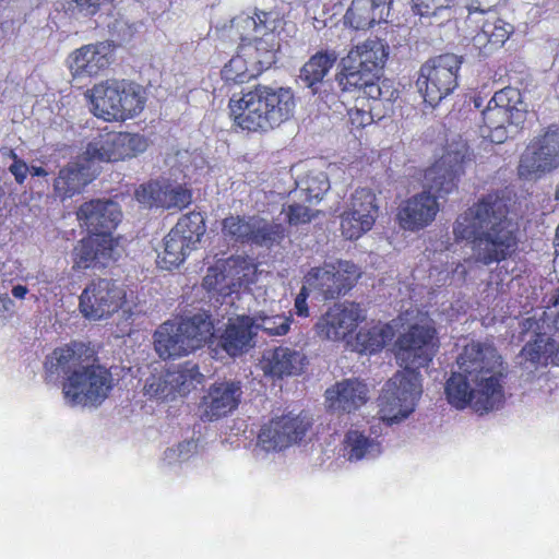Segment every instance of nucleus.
I'll use <instances>...</instances> for the list:
<instances>
[{
	"instance_id": "774afa93",
	"label": "nucleus",
	"mask_w": 559,
	"mask_h": 559,
	"mask_svg": "<svg viewBox=\"0 0 559 559\" xmlns=\"http://www.w3.org/2000/svg\"><path fill=\"white\" fill-rule=\"evenodd\" d=\"M554 305H555V306H559V288L557 289V295H556V298H555Z\"/></svg>"
},
{
	"instance_id": "393cba45",
	"label": "nucleus",
	"mask_w": 559,
	"mask_h": 559,
	"mask_svg": "<svg viewBox=\"0 0 559 559\" xmlns=\"http://www.w3.org/2000/svg\"><path fill=\"white\" fill-rule=\"evenodd\" d=\"M81 226L93 235H109L118 226L122 218V212L118 203L111 200H91L83 203L78 212Z\"/></svg>"
},
{
	"instance_id": "f03ea898",
	"label": "nucleus",
	"mask_w": 559,
	"mask_h": 559,
	"mask_svg": "<svg viewBox=\"0 0 559 559\" xmlns=\"http://www.w3.org/2000/svg\"><path fill=\"white\" fill-rule=\"evenodd\" d=\"M510 199L501 190L483 194L457 215L452 226L456 242L471 243L476 261L491 265L508 260L519 247Z\"/></svg>"
},
{
	"instance_id": "cd10ccee",
	"label": "nucleus",
	"mask_w": 559,
	"mask_h": 559,
	"mask_svg": "<svg viewBox=\"0 0 559 559\" xmlns=\"http://www.w3.org/2000/svg\"><path fill=\"white\" fill-rule=\"evenodd\" d=\"M289 231L284 224L274 219L250 217L247 221V243L271 251L283 247Z\"/></svg>"
},
{
	"instance_id": "5fc2aeb1",
	"label": "nucleus",
	"mask_w": 559,
	"mask_h": 559,
	"mask_svg": "<svg viewBox=\"0 0 559 559\" xmlns=\"http://www.w3.org/2000/svg\"><path fill=\"white\" fill-rule=\"evenodd\" d=\"M243 60L237 56L233 58L222 70V75L226 82L241 84L243 82V73L241 71Z\"/></svg>"
},
{
	"instance_id": "4c0bfd02",
	"label": "nucleus",
	"mask_w": 559,
	"mask_h": 559,
	"mask_svg": "<svg viewBox=\"0 0 559 559\" xmlns=\"http://www.w3.org/2000/svg\"><path fill=\"white\" fill-rule=\"evenodd\" d=\"M166 374L176 395H186L195 386V383L201 382L202 378L198 366L191 362H186L177 369L168 370Z\"/></svg>"
},
{
	"instance_id": "de8ad7c7",
	"label": "nucleus",
	"mask_w": 559,
	"mask_h": 559,
	"mask_svg": "<svg viewBox=\"0 0 559 559\" xmlns=\"http://www.w3.org/2000/svg\"><path fill=\"white\" fill-rule=\"evenodd\" d=\"M144 394L157 400H173L176 396L166 373L148 377L144 384Z\"/></svg>"
},
{
	"instance_id": "680f3d73",
	"label": "nucleus",
	"mask_w": 559,
	"mask_h": 559,
	"mask_svg": "<svg viewBox=\"0 0 559 559\" xmlns=\"http://www.w3.org/2000/svg\"><path fill=\"white\" fill-rule=\"evenodd\" d=\"M28 173H31L32 176H46L47 171L43 167H36L33 166L29 168Z\"/></svg>"
},
{
	"instance_id": "9d476101",
	"label": "nucleus",
	"mask_w": 559,
	"mask_h": 559,
	"mask_svg": "<svg viewBox=\"0 0 559 559\" xmlns=\"http://www.w3.org/2000/svg\"><path fill=\"white\" fill-rule=\"evenodd\" d=\"M462 58L442 53L425 61L419 69L417 86L426 103L437 106L459 86Z\"/></svg>"
},
{
	"instance_id": "2eb2a0df",
	"label": "nucleus",
	"mask_w": 559,
	"mask_h": 559,
	"mask_svg": "<svg viewBox=\"0 0 559 559\" xmlns=\"http://www.w3.org/2000/svg\"><path fill=\"white\" fill-rule=\"evenodd\" d=\"M148 147L145 135L131 132H108L88 142L84 155L91 162L115 163L136 157Z\"/></svg>"
},
{
	"instance_id": "e433bc0d",
	"label": "nucleus",
	"mask_w": 559,
	"mask_h": 559,
	"mask_svg": "<svg viewBox=\"0 0 559 559\" xmlns=\"http://www.w3.org/2000/svg\"><path fill=\"white\" fill-rule=\"evenodd\" d=\"M345 209L356 215L368 217L376 223L379 216V205L374 191L371 188L359 187L354 190L346 202Z\"/></svg>"
},
{
	"instance_id": "0eeeda50",
	"label": "nucleus",
	"mask_w": 559,
	"mask_h": 559,
	"mask_svg": "<svg viewBox=\"0 0 559 559\" xmlns=\"http://www.w3.org/2000/svg\"><path fill=\"white\" fill-rule=\"evenodd\" d=\"M92 112L105 121H124L139 115L145 105L144 91L127 81H106L90 91Z\"/></svg>"
},
{
	"instance_id": "0e129e2a",
	"label": "nucleus",
	"mask_w": 559,
	"mask_h": 559,
	"mask_svg": "<svg viewBox=\"0 0 559 559\" xmlns=\"http://www.w3.org/2000/svg\"><path fill=\"white\" fill-rule=\"evenodd\" d=\"M195 162L197 159L200 162V163H195V168H199L203 165V159L200 157V156H194L193 158Z\"/></svg>"
},
{
	"instance_id": "37998d69",
	"label": "nucleus",
	"mask_w": 559,
	"mask_h": 559,
	"mask_svg": "<svg viewBox=\"0 0 559 559\" xmlns=\"http://www.w3.org/2000/svg\"><path fill=\"white\" fill-rule=\"evenodd\" d=\"M330 189V181L325 174L307 175L300 183V192L308 203L319 202Z\"/></svg>"
},
{
	"instance_id": "09e8293b",
	"label": "nucleus",
	"mask_w": 559,
	"mask_h": 559,
	"mask_svg": "<svg viewBox=\"0 0 559 559\" xmlns=\"http://www.w3.org/2000/svg\"><path fill=\"white\" fill-rule=\"evenodd\" d=\"M282 213L285 214L286 222L290 226H299L310 223L318 216V211H312L309 206L293 202L284 205Z\"/></svg>"
},
{
	"instance_id": "5701e85b",
	"label": "nucleus",
	"mask_w": 559,
	"mask_h": 559,
	"mask_svg": "<svg viewBox=\"0 0 559 559\" xmlns=\"http://www.w3.org/2000/svg\"><path fill=\"white\" fill-rule=\"evenodd\" d=\"M119 255L118 243L109 235H92L73 249V267H105Z\"/></svg>"
},
{
	"instance_id": "4be33fe9",
	"label": "nucleus",
	"mask_w": 559,
	"mask_h": 559,
	"mask_svg": "<svg viewBox=\"0 0 559 559\" xmlns=\"http://www.w3.org/2000/svg\"><path fill=\"white\" fill-rule=\"evenodd\" d=\"M466 374L452 372L445 383V394L448 402L457 409H464L471 406L477 413H487L495 409L501 403L496 396L489 399V392L480 395V386L474 385Z\"/></svg>"
},
{
	"instance_id": "72a5a7b5",
	"label": "nucleus",
	"mask_w": 559,
	"mask_h": 559,
	"mask_svg": "<svg viewBox=\"0 0 559 559\" xmlns=\"http://www.w3.org/2000/svg\"><path fill=\"white\" fill-rule=\"evenodd\" d=\"M490 99L493 105L507 111L514 127L519 128L524 124L527 109L519 88L512 86L503 87L497 91Z\"/></svg>"
},
{
	"instance_id": "aec40b11",
	"label": "nucleus",
	"mask_w": 559,
	"mask_h": 559,
	"mask_svg": "<svg viewBox=\"0 0 559 559\" xmlns=\"http://www.w3.org/2000/svg\"><path fill=\"white\" fill-rule=\"evenodd\" d=\"M114 61V46L109 41L84 45L73 50L68 68L73 80L93 79L100 75Z\"/></svg>"
},
{
	"instance_id": "f3484780",
	"label": "nucleus",
	"mask_w": 559,
	"mask_h": 559,
	"mask_svg": "<svg viewBox=\"0 0 559 559\" xmlns=\"http://www.w3.org/2000/svg\"><path fill=\"white\" fill-rule=\"evenodd\" d=\"M245 278V259L230 257L224 262L209 267L203 278V287L209 293L222 296V306L241 308V287Z\"/></svg>"
},
{
	"instance_id": "423d86ee",
	"label": "nucleus",
	"mask_w": 559,
	"mask_h": 559,
	"mask_svg": "<svg viewBox=\"0 0 559 559\" xmlns=\"http://www.w3.org/2000/svg\"><path fill=\"white\" fill-rule=\"evenodd\" d=\"M214 335V325L206 312L182 319L180 322H165L154 334V346L163 359L189 355L200 348Z\"/></svg>"
},
{
	"instance_id": "f257e3e1",
	"label": "nucleus",
	"mask_w": 559,
	"mask_h": 559,
	"mask_svg": "<svg viewBox=\"0 0 559 559\" xmlns=\"http://www.w3.org/2000/svg\"><path fill=\"white\" fill-rule=\"evenodd\" d=\"M440 347L438 332L429 324L414 323L394 342V356L402 370L385 383L380 396V418L388 425L406 418L421 396L420 369L428 367Z\"/></svg>"
},
{
	"instance_id": "ddd939ff",
	"label": "nucleus",
	"mask_w": 559,
	"mask_h": 559,
	"mask_svg": "<svg viewBox=\"0 0 559 559\" xmlns=\"http://www.w3.org/2000/svg\"><path fill=\"white\" fill-rule=\"evenodd\" d=\"M360 276V270L355 263L337 260L311 267L304 280L311 290L318 292L323 299L331 300L345 296Z\"/></svg>"
},
{
	"instance_id": "4d7b16f0",
	"label": "nucleus",
	"mask_w": 559,
	"mask_h": 559,
	"mask_svg": "<svg viewBox=\"0 0 559 559\" xmlns=\"http://www.w3.org/2000/svg\"><path fill=\"white\" fill-rule=\"evenodd\" d=\"M9 170L14 176L16 182L23 183L27 177L29 167L25 162L16 160L10 165Z\"/></svg>"
},
{
	"instance_id": "9b49d317",
	"label": "nucleus",
	"mask_w": 559,
	"mask_h": 559,
	"mask_svg": "<svg viewBox=\"0 0 559 559\" xmlns=\"http://www.w3.org/2000/svg\"><path fill=\"white\" fill-rule=\"evenodd\" d=\"M205 233L201 213H189L177 222L164 239V249L158 253L157 264L165 270L179 266L187 255L197 248Z\"/></svg>"
},
{
	"instance_id": "412c9836",
	"label": "nucleus",
	"mask_w": 559,
	"mask_h": 559,
	"mask_svg": "<svg viewBox=\"0 0 559 559\" xmlns=\"http://www.w3.org/2000/svg\"><path fill=\"white\" fill-rule=\"evenodd\" d=\"M338 59V53L334 49H323L312 55L301 67L299 80L311 91L312 95H318L320 100L329 107L336 103L337 95L328 93L326 87H331L330 82L324 78L329 74Z\"/></svg>"
},
{
	"instance_id": "473e14b6",
	"label": "nucleus",
	"mask_w": 559,
	"mask_h": 559,
	"mask_svg": "<svg viewBox=\"0 0 559 559\" xmlns=\"http://www.w3.org/2000/svg\"><path fill=\"white\" fill-rule=\"evenodd\" d=\"M513 126L507 111L490 99L481 111L480 131L490 142L501 144L508 139V127Z\"/></svg>"
},
{
	"instance_id": "1a4fd4ad",
	"label": "nucleus",
	"mask_w": 559,
	"mask_h": 559,
	"mask_svg": "<svg viewBox=\"0 0 559 559\" xmlns=\"http://www.w3.org/2000/svg\"><path fill=\"white\" fill-rule=\"evenodd\" d=\"M459 372L466 374L474 385L480 386V395H492L502 402L503 390L500 383V356L495 347L479 342L466 344L456 359Z\"/></svg>"
},
{
	"instance_id": "c03bdc74",
	"label": "nucleus",
	"mask_w": 559,
	"mask_h": 559,
	"mask_svg": "<svg viewBox=\"0 0 559 559\" xmlns=\"http://www.w3.org/2000/svg\"><path fill=\"white\" fill-rule=\"evenodd\" d=\"M373 445V440L358 430H349L345 435L344 447L349 461L364 459Z\"/></svg>"
},
{
	"instance_id": "ea45409f",
	"label": "nucleus",
	"mask_w": 559,
	"mask_h": 559,
	"mask_svg": "<svg viewBox=\"0 0 559 559\" xmlns=\"http://www.w3.org/2000/svg\"><path fill=\"white\" fill-rule=\"evenodd\" d=\"M374 224L368 217L356 215L347 209H344L340 214V230L347 240H358L371 230Z\"/></svg>"
},
{
	"instance_id": "69168bd1",
	"label": "nucleus",
	"mask_w": 559,
	"mask_h": 559,
	"mask_svg": "<svg viewBox=\"0 0 559 559\" xmlns=\"http://www.w3.org/2000/svg\"><path fill=\"white\" fill-rule=\"evenodd\" d=\"M9 156L13 159V162L21 160L14 151H10Z\"/></svg>"
},
{
	"instance_id": "603ef678",
	"label": "nucleus",
	"mask_w": 559,
	"mask_h": 559,
	"mask_svg": "<svg viewBox=\"0 0 559 559\" xmlns=\"http://www.w3.org/2000/svg\"><path fill=\"white\" fill-rule=\"evenodd\" d=\"M197 451V442L194 440H187L177 444V447L169 448L165 451L164 460L169 464H176L187 461Z\"/></svg>"
},
{
	"instance_id": "052dcab7",
	"label": "nucleus",
	"mask_w": 559,
	"mask_h": 559,
	"mask_svg": "<svg viewBox=\"0 0 559 559\" xmlns=\"http://www.w3.org/2000/svg\"><path fill=\"white\" fill-rule=\"evenodd\" d=\"M27 294H28V288L25 285L17 284V285H14L11 289L12 297L17 300L25 299Z\"/></svg>"
},
{
	"instance_id": "58836bf2",
	"label": "nucleus",
	"mask_w": 559,
	"mask_h": 559,
	"mask_svg": "<svg viewBox=\"0 0 559 559\" xmlns=\"http://www.w3.org/2000/svg\"><path fill=\"white\" fill-rule=\"evenodd\" d=\"M292 322V316H263L258 321L247 316V344L249 343V334L252 326L262 330L270 336H282L288 333Z\"/></svg>"
},
{
	"instance_id": "b1692460",
	"label": "nucleus",
	"mask_w": 559,
	"mask_h": 559,
	"mask_svg": "<svg viewBox=\"0 0 559 559\" xmlns=\"http://www.w3.org/2000/svg\"><path fill=\"white\" fill-rule=\"evenodd\" d=\"M241 383L225 381L212 384L200 403L203 420H217L235 411L241 400Z\"/></svg>"
},
{
	"instance_id": "79ce46f5",
	"label": "nucleus",
	"mask_w": 559,
	"mask_h": 559,
	"mask_svg": "<svg viewBox=\"0 0 559 559\" xmlns=\"http://www.w3.org/2000/svg\"><path fill=\"white\" fill-rule=\"evenodd\" d=\"M163 190V209H177L181 210L191 203V192L179 183H171L166 180H162Z\"/></svg>"
},
{
	"instance_id": "6e6d98bb",
	"label": "nucleus",
	"mask_w": 559,
	"mask_h": 559,
	"mask_svg": "<svg viewBox=\"0 0 559 559\" xmlns=\"http://www.w3.org/2000/svg\"><path fill=\"white\" fill-rule=\"evenodd\" d=\"M309 286L305 283L301 286L299 293L295 297L294 301V313L299 318H308L310 316V309L308 306L309 298Z\"/></svg>"
},
{
	"instance_id": "7ed1b4c3",
	"label": "nucleus",
	"mask_w": 559,
	"mask_h": 559,
	"mask_svg": "<svg viewBox=\"0 0 559 559\" xmlns=\"http://www.w3.org/2000/svg\"><path fill=\"white\" fill-rule=\"evenodd\" d=\"M87 348L73 344L55 349L47 357L46 370L50 374H63L62 393L69 406H98L112 389L110 372L102 367L90 365Z\"/></svg>"
},
{
	"instance_id": "39448f33",
	"label": "nucleus",
	"mask_w": 559,
	"mask_h": 559,
	"mask_svg": "<svg viewBox=\"0 0 559 559\" xmlns=\"http://www.w3.org/2000/svg\"><path fill=\"white\" fill-rule=\"evenodd\" d=\"M388 56V46L379 38H368L352 47L336 74L342 92L361 91L373 100L384 98L379 81Z\"/></svg>"
},
{
	"instance_id": "f704fd0d",
	"label": "nucleus",
	"mask_w": 559,
	"mask_h": 559,
	"mask_svg": "<svg viewBox=\"0 0 559 559\" xmlns=\"http://www.w3.org/2000/svg\"><path fill=\"white\" fill-rule=\"evenodd\" d=\"M88 181L85 168L78 163H72L59 171L53 182V189L57 195L67 199L81 192Z\"/></svg>"
},
{
	"instance_id": "a878e982",
	"label": "nucleus",
	"mask_w": 559,
	"mask_h": 559,
	"mask_svg": "<svg viewBox=\"0 0 559 559\" xmlns=\"http://www.w3.org/2000/svg\"><path fill=\"white\" fill-rule=\"evenodd\" d=\"M324 396L329 411L337 414H353L368 402L369 388L357 378L343 379L326 389Z\"/></svg>"
},
{
	"instance_id": "49530a36",
	"label": "nucleus",
	"mask_w": 559,
	"mask_h": 559,
	"mask_svg": "<svg viewBox=\"0 0 559 559\" xmlns=\"http://www.w3.org/2000/svg\"><path fill=\"white\" fill-rule=\"evenodd\" d=\"M111 0H64L62 10L71 16H93Z\"/></svg>"
},
{
	"instance_id": "338daca9",
	"label": "nucleus",
	"mask_w": 559,
	"mask_h": 559,
	"mask_svg": "<svg viewBox=\"0 0 559 559\" xmlns=\"http://www.w3.org/2000/svg\"><path fill=\"white\" fill-rule=\"evenodd\" d=\"M474 104H475L476 108H479L481 106V98L480 97H476L474 99Z\"/></svg>"
},
{
	"instance_id": "3c124183",
	"label": "nucleus",
	"mask_w": 559,
	"mask_h": 559,
	"mask_svg": "<svg viewBox=\"0 0 559 559\" xmlns=\"http://www.w3.org/2000/svg\"><path fill=\"white\" fill-rule=\"evenodd\" d=\"M455 0H412V9L420 16H433L451 8Z\"/></svg>"
},
{
	"instance_id": "2f4dec72",
	"label": "nucleus",
	"mask_w": 559,
	"mask_h": 559,
	"mask_svg": "<svg viewBox=\"0 0 559 559\" xmlns=\"http://www.w3.org/2000/svg\"><path fill=\"white\" fill-rule=\"evenodd\" d=\"M394 331L389 323L378 322L356 331V349L361 354H377L393 338Z\"/></svg>"
},
{
	"instance_id": "a18cd8bd",
	"label": "nucleus",
	"mask_w": 559,
	"mask_h": 559,
	"mask_svg": "<svg viewBox=\"0 0 559 559\" xmlns=\"http://www.w3.org/2000/svg\"><path fill=\"white\" fill-rule=\"evenodd\" d=\"M135 200L144 207H162L163 190L160 181H150L136 188Z\"/></svg>"
},
{
	"instance_id": "e2e57ef3",
	"label": "nucleus",
	"mask_w": 559,
	"mask_h": 559,
	"mask_svg": "<svg viewBox=\"0 0 559 559\" xmlns=\"http://www.w3.org/2000/svg\"><path fill=\"white\" fill-rule=\"evenodd\" d=\"M552 325L555 330L559 332V312L554 317Z\"/></svg>"
},
{
	"instance_id": "13d9d810",
	"label": "nucleus",
	"mask_w": 559,
	"mask_h": 559,
	"mask_svg": "<svg viewBox=\"0 0 559 559\" xmlns=\"http://www.w3.org/2000/svg\"><path fill=\"white\" fill-rule=\"evenodd\" d=\"M15 313V302L8 294H0V318L12 317Z\"/></svg>"
},
{
	"instance_id": "7c9ffc66",
	"label": "nucleus",
	"mask_w": 559,
	"mask_h": 559,
	"mask_svg": "<svg viewBox=\"0 0 559 559\" xmlns=\"http://www.w3.org/2000/svg\"><path fill=\"white\" fill-rule=\"evenodd\" d=\"M219 301V298H216ZM222 302V299H221ZM223 316H228V323L225 332L219 338L221 347L229 356H238L242 354L245 347V312L243 307L237 309L234 307L222 306Z\"/></svg>"
},
{
	"instance_id": "c85d7f7f",
	"label": "nucleus",
	"mask_w": 559,
	"mask_h": 559,
	"mask_svg": "<svg viewBox=\"0 0 559 559\" xmlns=\"http://www.w3.org/2000/svg\"><path fill=\"white\" fill-rule=\"evenodd\" d=\"M521 356L535 369L559 366V342L545 333H535L522 347Z\"/></svg>"
},
{
	"instance_id": "6ab92c4d",
	"label": "nucleus",
	"mask_w": 559,
	"mask_h": 559,
	"mask_svg": "<svg viewBox=\"0 0 559 559\" xmlns=\"http://www.w3.org/2000/svg\"><path fill=\"white\" fill-rule=\"evenodd\" d=\"M311 426L307 416L290 413L276 416L261 427L258 444L267 452L282 451L300 442Z\"/></svg>"
},
{
	"instance_id": "6e6552de",
	"label": "nucleus",
	"mask_w": 559,
	"mask_h": 559,
	"mask_svg": "<svg viewBox=\"0 0 559 559\" xmlns=\"http://www.w3.org/2000/svg\"><path fill=\"white\" fill-rule=\"evenodd\" d=\"M295 108L289 90L257 86L247 93V131H267L287 120Z\"/></svg>"
},
{
	"instance_id": "8fccbe9b",
	"label": "nucleus",
	"mask_w": 559,
	"mask_h": 559,
	"mask_svg": "<svg viewBox=\"0 0 559 559\" xmlns=\"http://www.w3.org/2000/svg\"><path fill=\"white\" fill-rule=\"evenodd\" d=\"M223 236L231 246L245 243V223L239 215H230L223 221Z\"/></svg>"
},
{
	"instance_id": "bf43d9fd",
	"label": "nucleus",
	"mask_w": 559,
	"mask_h": 559,
	"mask_svg": "<svg viewBox=\"0 0 559 559\" xmlns=\"http://www.w3.org/2000/svg\"><path fill=\"white\" fill-rule=\"evenodd\" d=\"M274 56L270 53L265 60H258L255 64L250 70L249 79H255L258 78L264 70L269 69L271 64L273 63ZM247 72L249 70L247 69Z\"/></svg>"
},
{
	"instance_id": "a211bd4d",
	"label": "nucleus",
	"mask_w": 559,
	"mask_h": 559,
	"mask_svg": "<svg viewBox=\"0 0 559 559\" xmlns=\"http://www.w3.org/2000/svg\"><path fill=\"white\" fill-rule=\"evenodd\" d=\"M126 292L114 281H92L80 296V311L93 321L105 320L116 313L124 304Z\"/></svg>"
},
{
	"instance_id": "4468645a",
	"label": "nucleus",
	"mask_w": 559,
	"mask_h": 559,
	"mask_svg": "<svg viewBox=\"0 0 559 559\" xmlns=\"http://www.w3.org/2000/svg\"><path fill=\"white\" fill-rule=\"evenodd\" d=\"M559 167V124H549L535 136L522 155L519 175L524 179L539 178Z\"/></svg>"
},
{
	"instance_id": "864d4df0",
	"label": "nucleus",
	"mask_w": 559,
	"mask_h": 559,
	"mask_svg": "<svg viewBox=\"0 0 559 559\" xmlns=\"http://www.w3.org/2000/svg\"><path fill=\"white\" fill-rule=\"evenodd\" d=\"M243 102H245V93L242 90L239 93H234L229 100V110H230L229 116L233 119L235 126L241 130L245 128Z\"/></svg>"
},
{
	"instance_id": "a19ab883",
	"label": "nucleus",
	"mask_w": 559,
	"mask_h": 559,
	"mask_svg": "<svg viewBox=\"0 0 559 559\" xmlns=\"http://www.w3.org/2000/svg\"><path fill=\"white\" fill-rule=\"evenodd\" d=\"M357 93L358 96L355 99V105L347 110L348 121L353 130L362 129L371 124L374 120L373 103L377 100H373L361 91Z\"/></svg>"
},
{
	"instance_id": "bb28decb",
	"label": "nucleus",
	"mask_w": 559,
	"mask_h": 559,
	"mask_svg": "<svg viewBox=\"0 0 559 559\" xmlns=\"http://www.w3.org/2000/svg\"><path fill=\"white\" fill-rule=\"evenodd\" d=\"M307 362V356L302 352L277 346L263 350L259 367L265 376L282 379L301 374Z\"/></svg>"
},
{
	"instance_id": "c9c22d12",
	"label": "nucleus",
	"mask_w": 559,
	"mask_h": 559,
	"mask_svg": "<svg viewBox=\"0 0 559 559\" xmlns=\"http://www.w3.org/2000/svg\"><path fill=\"white\" fill-rule=\"evenodd\" d=\"M252 41L264 40L267 37L274 38L284 27V19L276 10L261 11L257 10L251 16Z\"/></svg>"
},
{
	"instance_id": "20e7f679",
	"label": "nucleus",
	"mask_w": 559,
	"mask_h": 559,
	"mask_svg": "<svg viewBox=\"0 0 559 559\" xmlns=\"http://www.w3.org/2000/svg\"><path fill=\"white\" fill-rule=\"evenodd\" d=\"M463 162L451 154L442 156L424 171L425 191L406 199L397 209L396 221L408 231H419L429 226L439 212L438 198H443L457 188Z\"/></svg>"
},
{
	"instance_id": "dca6fc26",
	"label": "nucleus",
	"mask_w": 559,
	"mask_h": 559,
	"mask_svg": "<svg viewBox=\"0 0 559 559\" xmlns=\"http://www.w3.org/2000/svg\"><path fill=\"white\" fill-rule=\"evenodd\" d=\"M496 3L497 0H474L468 7L469 14L478 13L474 21L479 29L473 36V45L485 56L500 49L514 31L513 26L493 10Z\"/></svg>"
},
{
	"instance_id": "f8f14e48",
	"label": "nucleus",
	"mask_w": 559,
	"mask_h": 559,
	"mask_svg": "<svg viewBox=\"0 0 559 559\" xmlns=\"http://www.w3.org/2000/svg\"><path fill=\"white\" fill-rule=\"evenodd\" d=\"M366 319L360 304L337 301L329 306L313 324V332L321 341L350 343L359 324Z\"/></svg>"
},
{
	"instance_id": "c756f323",
	"label": "nucleus",
	"mask_w": 559,
	"mask_h": 559,
	"mask_svg": "<svg viewBox=\"0 0 559 559\" xmlns=\"http://www.w3.org/2000/svg\"><path fill=\"white\" fill-rule=\"evenodd\" d=\"M384 3L380 0H353L344 15V24L367 31L383 20Z\"/></svg>"
}]
</instances>
